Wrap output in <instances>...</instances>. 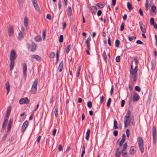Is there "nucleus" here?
<instances>
[{
  "instance_id": "obj_1",
  "label": "nucleus",
  "mask_w": 157,
  "mask_h": 157,
  "mask_svg": "<svg viewBox=\"0 0 157 157\" xmlns=\"http://www.w3.org/2000/svg\"><path fill=\"white\" fill-rule=\"evenodd\" d=\"M125 138L126 136L125 134H123L122 135V139L121 141L119 142V139L117 141V143L118 144L119 147L117 149L115 155V156L117 157L119 156L121 153L122 156L124 157L127 156V153L126 151L128 147L127 143H126L124 144L122 149L121 147L125 141Z\"/></svg>"
},
{
  "instance_id": "obj_2",
  "label": "nucleus",
  "mask_w": 157,
  "mask_h": 157,
  "mask_svg": "<svg viewBox=\"0 0 157 157\" xmlns=\"http://www.w3.org/2000/svg\"><path fill=\"white\" fill-rule=\"evenodd\" d=\"M137 71L138 66L137 65H136L134 69H130V74L132 75L133 81L134 82L136 81L137 78Z\"/></svg>"
},
{
  "instance_id": "obj_3",
  "label": "nucleus",
  "mask_w": 157,
  "mask_h": 157,
  "mask_svg": "<svg viewBox=\"0 0 157 157\" xmlns=\"http://www.w3.org/2000/svg\"><path fill=\"white\" fill-rule=\"evenodd\" d=\"M130 111L128 110V126H132V128H134L135 124V122L134 120V117L132 116L130 117Z\"/></svg>"
},
{
  "instance_id": "obj_4",
  "label": "nucleus",
  "mask_w": 157,
  "mask_h": 157,
  "mask_svg": "<svg viewBox=\"0 0 157 157\" xmlns=\"http://www.w3.org/2000/svg\"><path fill=\"white\" fill-rule=\"evenodd\" d=\"M138 141L139 147L141 152L143 153L144 151L143 140L141 137H139L138 138Z\"/></svg>"
},
{
  "instance_id": "obj_5",
  "label": "nucleus",
  "mask_w": 157,
  "mask_h": 157,
  "mask_svg": "<svg viewBox=\"0 0 157 157\" xmlns=\"http://www.w3.org/2000/svg\"><path fill=\"white\" fill-rule=\"evenodd\" d=\"M152 133L153 140V144H155L156 143V128L155 126H153L152 128Z\"/></svg>"
},
{
  "instance_id": "obj_6",
  "label": "nucleus",
  "mask_w": 157,
  "mask_h": 157,
  "mask_svg": "<svg viewBox=\"0 0 157 157\" xmlns=\"http://www.w3.org/2000/svg\"><path fill=\"white\" fill-rule=\"evenodd\" d=\"M17 57L16 52L15 50H12L10 55V61H14L16 59Z\"/></svg>"
},
{
  "instance_id": "obj_7",
  "label": "nucleus",
  "mask_w": 157,
  "mask_h": 157,
  "mask_svg": "<svg viewBox=\"0 0 157 157\" xmlns=\"http://www.w3.org/2000/svg\"><path fill=\"white\" fill-rule=\"evenodd\" d=\"M37 79H35L33 82L32 87V92L34 93L36 91L38 82Z\"/></svg>"
},
{
  "instance_id": "obj_8",
  "label": "nucleus",
  "mask_w": 157,
  "mask_h": 157,
  "mask_svg": "<svg viewBox=\"0 0 157 157\" xmlns=\"http://www.w3.org/2000/svg\"><path fill=\"white\" fill-rule=\"evenodd\" d=\"M29 100L27 97L21 98L19 101V102L21 104H28L29 102Z\"/></svg>"
},
{
  "instance_id": "obj_9",
  "label": "nucleus",
  "mask_w": 157,
  "mask_h": 157,
  "mask_svg": "<svg viewBox=\"0 0 157 157\" xmlns=\"http://www.w3.org/2000/svg\"><path fill=\"white\" fill-rule=\"evenodd\" d=\"M22 68L23 75L24 77H25V78H26L27 75V74L26 73L27 71V65L26 63H24L22 64Z\"/></svg>"
},
{
  "instance_id": "obj_10",
  "label": "nucleus",
  "mask_w": 157,
  "mask_h": 157,
  "mask_svg": "<svg viewBox=\"0 0 157 157\" xmlns=\"http://www.w3.org/2000/svg\"><path fill=\"white\" fill-rule=\"evenodd\" d=\"M140 98L139 96L136 93H134L132 98L133 101H137Z\"/></svg>"
},
{
  "instance_id": "obj_11",
  "label": "nucleus",
  "mask_w": 157,
  "mask_h": 157,
  "mask_svg": "<svg viewBox=\"0 0 157 157\" xmlns=\"http://www.w3.org/2000/svg\"><path fill=\"white\" fill-rule=\"evenodd\" d=\"M28 122L27 121H25L23 124L21 128V132H24L27 126Z\"/></svg>"
},
{
  "instance_id": "obj_12",
  "label": "nucleus",
  "mask_w": 157,
  "mask_h": 157,
  "mask_svg": "<svg viewBox=\"0 0 157 157\" xmlns=\"http://www.w3.org/2000/svg\"><path fill=\"white\" fill-rule=\"evenodd\" d=\"M136 152V148L135 147L132 146L129 150V152L131 154H134Z\"/></svg>"
},
{
  "instance_id": "obj_13",
  "label": "nucleus",
  "mask_w": 157,
  "mask_h": 157,
  "mask_svg": "<svg viewBox=\"0 0 157 157\" xmlns=\"http://www.w3.org/2000/svg\"><path fill=\"white\" fill-rule=\"evenodd\" d=\"M31 57L32 58L35 59L38 61H39L41 60V57L37 55H32L31 56Z\"/></svg>"
},
{
  "instance_id": "obj_14",
  "label": "nucleus",
  "mask_w": 157,
  "mask_h": 157,
  "mask_svg": "<svg viewBox=\"0 0 157 157\" xmlns=\"http://www.w3.org/2000/svg\"><path fill=\"white\" fill-rule=\"evenodd\" d=\"M8 32L9 33V35L10 36H12L13 34L14 31L13 27L12 26L10 27L8 29Z\"/></svg>"
},
{
  "instance_id": "obj_15",
  "label": "nucleus",
  "mask_w": 157,
  "mask_h": 157,
  "mask_svg": "<svg viewBox=\"0 0 157 157\" xmlns=\"http://www.w3.org/2000/svg\"><path fill=\"white\" fill-rule=\"evenodd\" d=\"M67 12L68 16L70 17L72 15V10L71 7L70 6L68 7V8L67 10Z\"/></svg>"
},
{
  "instance_id": "obj_16",
  "label": "nucleus",
  "mask_w": 157,
  "mask_h": 157,
  "mask_svg": "<svg viewBox=\"0 0 157 157\" xmlns=\"http://www.w3.org/2000/svg\"><path fill=\"white\" fill-rule=\"evenodd\" d=\"M124 126L126 127L128 126V113L124 117Z\"/></svg>"
},
{
  "instance_id": "obj_17",
  "label": "nucleus",
  "mask_w": 157,
  "mask_h": 157,
  "mask_svg": "<svg viewBox=\"0 0 157 157\" xmlns=\"http://www.w3.org/2000/svg\"><path fill=\"white\" fill-rule=\"evenodd\" d=\"M156 6L154 5H152L151 6V10L152 12V13L151 14L153 16H154L155 15L156 13L155 12V10H156Z\"/></svg>"
},
{
  "instance_id": "obj_18",
  "label": "nucleus",
  "mask_w": 157,
  "mask_h": 157,
  "mask_svg": "<svg viewBox=\"0 0 157 157\" xmlns=\"http://www.w3.org/2000/svg\"><path fill=\"white\" fill-rule=\"evenodd\" d=\"M58 108H59V105L58 104L56 106L55 111H54V113L56 117H57L58 116Z\"/></svg>"
},
{
  "instance_id": "obj_19",
  "label": "nucleus",
  "mask_w": 157,
  "mask_h": 157,
  "mask_svg": "<svg viewBox=\"0 0 157 157\" xmlns=\"http://www.w3.org/2000/svg\"><path fill=\"white\" fill-rule=\"evenodd\" d=\"M5 86L6 87V89L7 90V94H8L10 90V85L9 82H7L6 83Z\"/></svg>"
},
{
  "instance_id": "obj_20",
  "label": "nucleus",
  "mask_w": 157,
  "mask_h": 157,
  "mask_svg": "<svg viewBox=\"0 0 157 157\" xmlns=\"http://www.w3.org/2000/svg\"><path fill=\"white\" fill-rule=\"evenodd\" d=\"M14 61H10V70L11 71H12L13 69L14 65Z\"/></svg>"
},
{
  "instance_id": "obj_21",
  "label": "nucleus",
  "mask_w": 157,
  "mask_h": 157,
  "mask_svg": "<svg viewBox=\"0 0 157 157\" xmlns=\"http://www.w3.org/2000/svg\"><path fill=\"white\" fill-rule=\"evenodd\" d=\"M36 45L34 43H33L31 45V51L34 52L36 50Z\"/></svg>"
},
{
  "instance_id": "obj_22",
  "label": "nucleus",
  "mask_w": 157,
  "mask_h": 157,
  "mask_svg": "<svg viewBox=\"0 0 157 157\" xmlns=\"http://www.w3.org/2000/svg\"><path fill=\"white\" fill-rule=\"evenodd\" d=\"M63 62H61L59 63V67L58 69L60 72H61L62 71L63 67Z\"/></svg>"
},
{
  "instance_id": "obj_23",
  "label": "nucleus",
  "mask_w": 157,
  "mask_h": 157,
  "mask_svg": "<svg viewBox=\"0 0 157 157\" xmlns=\"http://www.w3.org/2000/svg\"><path fill=\"white\" fill-rule=\"evenodd\" d=\"M90 131V130L89 129H87V131L86 136V140H88L89 139Z\"/></svg>"
},
{
  "instance_id": "obj_24",
  "label": "nucleus",
  "mask_w": 157,
  "mask_h": 157,
  "mask_svg": "<svg viewBox=\"0 0 157 157\" xmlns=\"http://www.w3.org/2000/svg\"><path fill=\"white\" fill-rule=\"evenodd\" d=\"M33 3V4L34 6L35 9L37 10H39V8L37 3V1H36L34 2V3Z\"/></svg>"
},
{
  "instance_id": "obj_25",
  "label": "nucleus",
  "mask_w": 157,
  "mask_h": 157,
  "mask_svg": "<svg viewBox=\"0 0 157 157\" xmlns=\"http://www.w3.org/2000/svg\"><path fill=\"white\" fill-rule=\"evenodd\" d=\"M102 56L105 62H107V55L105 51H104L103 52Z\"/></svg>"
},
{
  "instance_id": "obj_26",
  "label": "nucleus",
  "mask_w": 157,
  "mask_h": 157,
  "mask_svg": "<svg viewBox=\"0 0 157 157\" xmlns=\"http://www.w3.org/2000/svg\"><path fill=\"white\" fill-rule=\"evenodd\" d=\"M24 35V32H20L18 34V38L19 39H22L23 38Z\"/></svg>"
},
{
  "instance_id": "obj_27",
  "label": "nucleus",
  "mask_w": 157,
  "mask_h": 157,
  "mask_svg": "<svg viewBox=\"0 0 157 157\" xmlns=\"http://www.w3.org/2000/svg\"><path fill=\"white\" fill-rule=\"evenodd\" d=\"M81 70V67L79 66L77 72L76 73V76L77 77H78L79 76L80 73V71Z\"/></svg>"
},
{
  "instance_id": "obj_28",
  "label": "nucleus",
  "mask_w": 157,
  "mask_h": 157,
  "mask_svg": "<svg viewBox=\"0 0 157 157\" xmlns=\"http://www.w3.org/2000/svg\"><path fill=\"white\" fill-rule=\"evenodd\" d=\"M11 110V107L9 106L7 109L6 115L10 116Z\"/></svg>"
},
{
  "instance_id": "obj_29",
  "label": "nucleus",
  "mask_w": 157,
  "mask_h": 157,
  "mask_svg": "<svg viewBox=\"0 0 157 157\" xmlns=\"http://www.w3.org/2000/svg\"><path fill=\"white\" fill-rule=\"evenodd\" d=\"M35 40L37 42H39L42 40L41 37L39 36H37L35 37Z\"/></svg>"
},
{
  "instance_id": "obj_30",
  "label": "nucleus",
  "mask_w": 157,
  "mask_h": 157,
  "mask_svg": "<svg viewBox=\"0 0 157 157\" xmlns=\"http://www.w3.org/2000/svg\"><path fill=\"white\" fill-rule=\"evenodd\" d=\"M113 128L114 129H117L118 128L117 123L116 120L114 121Z\"/></svg>"
},
{
  "instance_id": "obj_31",
  "label": "nucleus",
  "mask_w": 157,
  "mask_h": 157,
  "mask_svg": "<svg viewBox=\"0 0 157 157\" xmlns=\"http://www.w3.org/2000/svg\"><path fill=\"white\" fill-rule=\"evenodd\" d=\"M134 59L136 64L139 63V62L138 58L137 56H136L134 57Z\"/></svg>"
},
{
  "instance_id": "obj_32",
  "label": "nucleus",
  "mask_w": 157,
  "mask_h": 157,
  "mask_svg": "<svg viewBox=\"0 0 157 157\" xmlns=\"http://www.w3.org/2000/svg\"><path fill=\"white\" fill-rule=\"evenodd\" d=\"M24 25L25 27L28 26V20L26 17H25L24 21Z\"/></svg>"
},
{
  "instance_id": "obj_33",
  "label": "nucleus",
  "mask_w": 157,
  "mask_h": 157,
  "mask_svg": "<svg viewBox=\"0 0 157 157\" xmlns=\"http://www.w3.org/2000/svg\"><path fill=\"white\" fill-rule=\"evenodd\" d=\"M150 24L151 25H153L155 24L154 19L152 17L150 19Z\"/></svg>"
},
{
  "instance_id": "obj_34",
  "label": "nucleus",
  "mask_w": 157,
  "mask_h": 157,
  "mask_svg": "<svg viewBox=\"0 0 157 157\" xmlns=\"http://www.w3.org/2000/svg\"><path fill=\"white\" fill-rule=\"evenodd\" d=\"M71 46V45H69L67 48L66 49V52L67 53H68L70 50Z\"/></svg>"
},
{
  "instance_id": "obj_35",
  "label": "nucleus",
  "mask_w": 157,
  "mask_h": 157,
  "mask_svg": "<svg viewBox=\"0 0 157 157\" xmlns=\"http://www.w3.org/2000/svg\"><path fill=\"white\" fill-rule=\"evenodd\" d=\"M111 101V98H109V99H108V101L107 102V107H108L110 106Z\"/></svg>"
},
{
  "instance_id": "obj_36",
  "label": "nucleus",
  "mask_w": 157,
  "mask_h": 157,
  "mask_svg": "<svg viewBox=\"0 0 157 157\" xmlns=\"http://www.w3.org/2000/svg\"><path fill=\"white\" fill-rule=\"evenodd\" d=\"M46 31L45 30H44L43 31L42 36L44 40L45 39Z\"/></svg>"
},
{
  "instance_id": "obj_37",
  "label": "nucleus",
  "mask_w": 157,
  "mask_h": 157,
  "mask_svg": "<svg viewBox=\"0 0 157 157\" xmlns=\"http://www.w3.org/2000/svg\"><path fill=\"white\" fill-rule=\"evenodd\" d=\"M120 42L119 40H116L115 42V45L116 47L118 48L119 47Z\"/></svg>"
},
{
  "instance_id": "obj_38",
  "label": "nucleus",
  "mask_w": 157,
  "mask_h": 157,
  "mask_svg": "<svg viewBox=\"0 0 157 157\" xmlns=\"http://www.w3.org/2000/svg\"><path fill=\"white\" fill-rule=\"evenodd\" d=\"M96 6H97L99 8H102L104 6L103 5L99 4V3L97 4L96 5Z\"/></svg>"
},
{
  "instance_id": "obj_39",
  "label": "nucleus",
  "mask_w": 157,
  "mask_h": 157,
  "mask_svg": "<svg viewBox=\"0 0 157 157\" xmlns=\"http://www.w3.org/2000/svg\"><path fill=\"white\" fill-rule=\"evenodd\" d=\"M133 8L131 4L128 2V9L129 11H131Z\"/></svg>"
},
{
  "instance_id": "obj_40",
  "label": "nucleus",
  "mask_w": 157,
  "mask_h": 157,
  "mask_svg": "<svg viewBox=\"0 0 157 157\" xmlns=\"http://www.w3.org/2000/svg\"><path fill=\"white\" fill-rule=\"evenodd\" d=\"M128 38L129 41H131L134 39L135 40L136 38V37L135 36H129Z\"/></svg>"
},
{
  "instance_id": "obj_41",
  "label": "nucleus",
  "mask_w": 157,
  "mask_h": 157,
  "mask_svg": "<svg viewBox=\"0 0 157 157\" xmlns=\"http://www.w3.org/2000/svg\"><path fill=\"white\" fill-rule=\"evenodd\" d=\"M87 106L88 107L90 108L92 106V103L91 101H89L87 103Z\"/></svg>"
},
{
  "instance_id": "obj_42",
  "label": "nucleus",
  "mask_w": 157,
  "mask_h": 157,
  "mask_svg": "<svg viewBox=\"0 0 157 157\" xmlns=\"http://www.w3.org/2000/svg\"><path fill=\"white\" fill-rule=\"evenodd\" d=\"M91 40V38L89 36L86 40V44H90V42Z\"/></svg>"
},
{
  "instance_id": "obj_43",
  "label": "nucleus",
  "mask_w": 157,
  "mask_h": 157,
  "mask_svg": "<svg viewBox=\"0 0 157 157\" xmlns=\"http://www.w3.org/2000/svg\"><path fill=\"white\" fill-rule=\"evenodd\" d=\"M63 36L62 35H61L59 36V42L60 43L62 42H63Z\"/></svg>"
},
{
  "instance_id": "obj_44",
  "label": "nucleus",
  "mask_w": 157,
  "mask_h": 157,
  "mask_svg": "<svg viewBox=\"0 0 157 157\" xmlns=\"http://www.w3.org/2000/svg\"><path fill=\"white\" fill-rule=\"evenodd\" d=\"M7 121H4L3 122V124H2V128H6V126L7 125Z\"/></svg>"
},
{
  "instance_id": "obj_45",
  "label": "nucleus",
  "mask_w": 157,
  "mask_h": 157,
  "mask_svg": "<svg viewBox=\"0 0 157 157\" xmlns=\"http://www.w3.org/2000/svg\"><path fill=\"white\" fill-rule=\"evenodd\" d=\"M148 0H146V3L145 4V6L146 7V10H148Z\"/></svg>"
},
{
  "instance_id": "obj_46",
  "label": "nucleus",
  "mask_w": 157,
  "mask_h": 157,
  "mask_svg": "<svg viewBox=\"0 0 157 157\" xmlns=\"http://www.w3.org/2000/svg\"><path fill=\"white\" fill-rule=\"evenodd\" d=\"M140 29L142 33H146V30L144 28H143V27H140Z\"/></svg>"
},
{
  "instance_id": "obj_47",
  "label": "nucleus",
  "mask_w": 157,
  "mask_h": 157,
  "mask_svg": "<svg viewBox=\"0 0 157 157\" xmlns=\"http://www.w3.org/2000/svg\"><path fill=\"white\" fill-rule=\"evenodd\" d=\"M135 89L136 91H137L138 92H140V88L138 86H136L135 87Z\"/></svg>"
},
{
  "instance_id": "obj_48",
  "label": "nucleus",
  "mask_w": 157,
  "mask_h": 157,
  "mask_svg": "<svg viewBox=\"0 0 157 157\" xmlns=\"http://www.w3.org/2000/svg\"><path fill=\"white\" fill-rule=\"evenodd\" d=\"M55 54L54 52H52L50 54V57L51 58H53L54 57Z\"/></svg>"
},
{
  "instance_id": "obj_49",
  "label": "nucleus",
  "mask_w": 157,
  "mask_h": 157,
  "mask_svg": "<svg viewBox=\"0 0 157 157\" xmlns=\"http://www.w3.org/2000/svg\"><path fill=\"white\" fill-rule=\"evenodd\" d=\"M120 60V56H117L116 57V61L117 62H119Z\"/></svg>"
},
{
  "instance_id": "obj_50",
  "label": "nucleus",
  "mask_w": 157,
  "mask_h": 157,
  "mask_svg": "<svg viewBox=\"0 0 157 157\" xmlns=\"http://www.w3.org/2000/svg\"><path fill=\"white\" fill-rule=\"evenodd\" d=\"M124 28V24L123 23H122L121 26L120 30L121 31L123 30Z\"/></svg>"
},
{
  "instance_id": "obj_51",
  "label": "nucleus",
  "mask_w": 157,
  "mask_h": 157,
  "mask_svg": "<svg viewBox=\"0 0 157 157\" xmlns=\"http://www.w3.org/2000/svg\"><path fill=\"white\" fill-rule=\"evenodd\" d=\"M118 131L117 130H114L113 132V134L115 136H117L118 135Z\"/></svg>"
},
{
  "instance_id": "obj_52",
  "label": "nucleus",
  "mask_w": 157,
  "mask_h": 157,
  "mask_svg": "<svg viewBox=\"0 0 157 157\" xmlns=\"http://www.w3.org/2000/svg\"><path fill=\"white\" fill-rule=\"evenodd\" d=\"M9 115H6V116L4 117V121H5L7 122L8 119L9 118Z\"/></svg>"
},
{
  "instance_id": "obj_53",
  "label": "nucleus",
  "mask_w": 157,
  "mask_h": 157,
  "mask_svg": "<svg viewBox=\"0 0 157 157\" xmlns=\"http://www.w3.org/2000/svg\"><path fill=\"white\" fill-rule=\"evenodd\" d=\"M58 5L59 6V8L60 10L61 9V2L60 0H59V2L58 3Z\"/></svg>"
},
{
  "instance_id": "obj_54",
  "label": "nucleus",
  "mask_w": 157,
  "mask_h": 157,
  "mask_svg": "<svg viewBox=\"0 0 157 157\" xmlns=\"http://www.w3.org/2000/svg\"><path fill=\"white\" fill-rule=\"evenodd\" d=\"M56 132V129H55L53 130L52 131V135L53 136H55Z\"/></svg>"
},
{
  "instance_id": "obj_55",
  "label": "nucleus",
  "mask_w": 157,
  "mask_h": 157,
  "mask_svg": "<svg viewBox=\"0 0 157 157\" xmlns=\"http://www.w3.org/2000/svg\"><path fill=\"white\" fill-rule=\"evenodd\" d=\"M136 43L138 44H143V43L140 40H138L136 41Z\"/></svg>"
},
{
  "instance_id": "obj_56",
  "label": "nucleus",
  "mask_w": 157,
  "mask_h": 157,
  "mask_svg": "<svg viewBox=\"0 0 157 157\" xmlns=\"http://www.w3.org/2000/svg\"><path fill=\"white\" fill-rule=\"evenodd\" d=\"M13 119L10 118L9 121V124H8L12 125L13 123Z\"/></svg>"
},
{
  "instance_id": "obj_57",
  "label": "nucleus",
  "mask_w": 157,
  "mask_h": 157,
  "mask_svg": "<svg viewBox=\"0 0 157 157\" xmlns=\"http://www.w3.org/2000/svg\"><path fill=\"white\" fill-rule=\"evenodd\" d=\"M139 11V13H140V15L141 16H143V11H142V9L141 8L140 9Z\"/></svg>"
},
{
  "instance_id": "obj_58",
  "label": "nucleus",
  "mask_w": 157,
  "mask_h": 157,
  "mask_svg": "<svg viewBox=\"0 0 157 157\" xmlns=\"http://www.w3.org/2000/svg\"><path fill=\"white\" fill-rule=\"evenodd\" d=\"M51 16L49 14H47L46 16V18L49 20L51 19Z\"/></svg>"
},
{
  "instance_id": "obj_59",
  "label": "nucleus",
  "mask_w": 157,
  "mask_h": 157,
  "mask_svg": "<svg viewBox=\"0 0 157 157\" xmlns=\"http://www.w3.org/2000/svg\"><path fill=\"white\" fill-rule=\"evenodd\" d=\"M125 104V101L124 100H123L121 101V106L122 107H123L124 106Z\"/></svg>"
},
{
  "instance_id": "obj_60",
  "label": "nucleus",
  "mask_w": 157,
  "mask_h": 157,
  "mask_svg": "<svg viewBox=\"0 0 157 157\" xmlns=\"http://www.w3.org/2000/svg\"><path fill=\"white\" fill-rule=\"evenodd\" d=\"M101 14V10H98L97 12V15L98 16H100Z\"/></svg>"
},
{
  "instance_id": "obj_61",
  "label": "nucleus",
  "mask_w": 157,
  "mask_h": 157,
  "mask_svg": "<svg viewBox=\"0 0 157 157\" xmlns=\"http://www.w3.org/2000/svg\"><path fill=\"white\" fill-rule=\"evenodd\" d=\"M41 136H38V138L37 139V143L38 144L40 142V140L41 139Z\"/></svg>"
},
{
  "instance_id": "obj_62",
  "label": "nucleus",
  "mask_w": 157,
  "mask_h": 157,
  "mask_svg": "<svg viewBox=\"0 0 157 157\" xmlns=\"http://www.w3.org/2000/svg\"><path fill=\"white\" fill-rule=\"evenodd\" d=\"M104 100V97L103 96H102L101 98L100 99V102L101 103H102Z\"/></svg>"
},
{
  "instance_id": "obj_63",
  "label": "nucleus",
  "mask_w": 157,
  "mask_h": 157,
  "mask_svg": "<svg viewBox=\"0 0 157 157\" xmlns=\"http://www.w3.org/2000/svg\"><path fill=\"white\" fill-rule=\"evenodd\" d=\"M58 149L59 151H61L62 150V148L61 145H59L58 147Z\"/></svg>"
},
{
  "instance_id": "obj_64",
  "label": "nucleus",
  "mask_w": 157,
  "mask_h": 157,
  "mask_svg": "<svg viewBox=\"0 0 157 157\" xmlns=\"http://www.w3.org/2000/svg\"><path fill=\"white\" fill-rule=\"evenodd\" d=\"M116 0H112V3L113 6L115 5Z\"/></svg>"
}]
</instances>
